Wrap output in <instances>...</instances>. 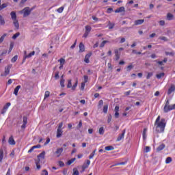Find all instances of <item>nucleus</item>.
Listing matches in <instances>:
<instances>
[{
	"label": "nucleus",
	"instance_id": "6e6d98bb",
	"mask_svg": "<svg viewBox=\"0 0 175 175\" xmlns=\"http://www.w3.org/2000/svg\"><path fill=\"white\" fill-rule=\"evenodd\" d=\"M41 175H49V172H47L46 170H43Z\"/></svg>",
	"mask_w": 175,
	"mask_h": 175
},
{
	"label": "nucleus",
	"instance_id": "bf43d9fd",
	"mask_svg": "<svg viewBox=\"0 0 175 175\" xmlns=\"http://www.w3.org/2000/svg\"><path fill=\"white\" fill-rule=\"evenodd\" d=\"M83 79H84V83H88V76L84 75Z\"/></svg>",
	"mask_w": 175,
	"mask_h": 175
},
{
	"label": "nucleus",
	"instance_id": "bb28decb",
	"mask_svg": "<svg viewBox=\"0 0 175 175\" xmlns=\"http://www.w3.org/2000/svg\"><path fill=\"white\" fill-rule=\"evenodd\" d=\"M44 155H46V152L43 151L38 156V158H42V159H44Z\"/></svg>",
	"mask_w": 175,
	"mask_h": 175
},
{
	"label": "nucleus",
	"instance_id": "412c9836",
	"mask_svg": "<svg viewBox=\"0 0 175 175\" xmlns=\"http://www.w3.org/2000/svg\"><path fill=\"white\" fill-rule=\"evenodd\" d=\"M13 24L15 27V28H16L17 29H18V28H20V24L18 23V21H13Z\"/></svg>",
	"mask_w": 175,
	"mask_h": 175
},
{
	"label": "nucleus",
	"instance_id": "de8ad7c7",
	"mask_svg": "<svg viewBox=\"0 0 175 175\" xmlns=\"http://www.w3.org/2000/svg\"><path fill=\"white\" fill-rule=\"evenodd\" d=\"M132 69H133V64H131V65L127 66V72H131V70H132Z\"/></svg>",
	"mask_w": 175,
	"mask_h": 175
},
{
	"label": "nucleus",
	"instance_id": "79ce46f5",
	"mask_svg": "<svg viewBox=\"0 0 175 175\" xmlns=\"http://www.w3.org/2000/svg\"><path fill=\"white\" fill-rule=\"evenodd\" d=\"M5 8H8V4H6V3H3L2 5L1 4L0 5V12L3 9H5Z\"/></svg>",
	"mask_w": 175,
	"mask_h": 175
},
{
	"label": "nucleus",
	"instance_id": "3c124183",
	"mask_svg": "<svg viewBox=\"0 0 175 175\" xmlns=\"http://www.w3.org/2000/svg\"><path fill=\"white\" fill-rule=\"evenodd\" d=\"M49 96H50V92L46 91L44 94V99L49 98Z\"/></svg>",
	"mask_w": 175,
	"mask_h": 175
},
{
	"label": "nucleus",
	"instance_id": "f03ea898",
	"mask_svg": "<svg viewBox=\"0 0 175 175\" xmlns=\"http://www.w3.org/2000/svg\"><path fill=\"white\" fill-rule=\"evenodd\" d=\"M20 13L23 14V17H28L31 14V11L29 10V7H26L22 10Z\"/></svg>",
	"mask_w": 175,
	"mask_h": 175
},
{
	"label": "nucleus",
	"instance_id": "a19ab883",
	"mask_svg": "<svg viewBox=\"0 0 175 175\" xmlns=\"http://www.w3.org/2000/svg\"><path fill=\"white\" fill-rule=\"evenodd\" d=\"M23 124H28V118H27V116H23Z\"/></svg>",
	"mask_w": 175,
	"mask_h": 175
},
{
	"label": "nucleus",
	"instance_id": "473e14b6",
	"mask_svg": "<svg viewBox=\"0 0 175 175\" xmlns=\"http://www.w3.org/2000/svg\"><path fill=\"white\" fill-rule=\"evenodd\" d=\"M0 24L1 25H5V19H3L1 15H0Z\"/></svg>",
	"mask_w": 175,
	"mask_h": 175
},
{
	"label": "nucleus",
	"instance_id": "2f4dec72",
	"mask_svg": "<svg viewBox=\"0 0 175 175\" xmlns=\"http://www.w3.org/2000/svg\"><path fill=\"white\" fill-rule=\"evenodd\" d=\"M99 135H103L105 133V129L103 127H100L98 130Z\"/></svg>",
	"mask_w": 175,
	"mask_h": 175
},
{
	"label": "nucleus",
	"instance_id": "58836bf2",
	"mask_svg": "<svg viewBox=\"0 0 175 175\" xmlns=\"http://www.w3.org/2000/svg\"><path fill=\"white\" fill-rule=\"evenodd\" d=\"M65 79H61L60 80V85L62 88H64V87H65Z\"/></svg>",
	"mask_w": 175,
	"mask_h": 175
},
{
	"label": "nucleus",
	"instance_id": "e2e57ef3",
	"mask_svg": "<svg viewBox=\"0 0 175 175\" xmlns=\"http://www.w3.org/2000/svg\"><path fill=\"white\" fill-rule=\"evenodd\" d=\"M170 105V103H169V100H167L165 101V105L164 106V108L166 109V107H167V106Z\"/></svg>",
	"mask_w": 175,
	"mask_h": 175
},
{
	"label": "nucleus",
	"instance_id": "72a5a7b5",
	"mask_svg": "<svg viewBox=\"0 0 175 175\" xmlns=\"http://www.w3.org/2000/svg\"><path fill=\"white\" fill-rule=\"evenodd\" d=\"M59 79V71H56L55 72V80H58Z\"/></svg>",
	"mask_w": 175,
	"mask_h": 175
},
{
	"label": "nucleus",
	"instance_id": "0eeeda50",
	"mask_svg": "<svg viewBox=\"0 0 175 175\" xmlns=\"http://www.w3.org/2000/svg\"><path fill=\"white\" fill-rule=\"evenodd\" d=\"M115 57L116 61H118V59H120V57H121V52H119L118 49L115 50Z\"/></svg>",
	"mask_w": 175,
	"mask_h": 175
},
{
	"label": "nucleus",
	"instance_id": "7ed1b4c3",
	"mask_svg": "<svg viewBox=\"0 0 175 175\" xmlns=\"http://www.w3.org/2000/svg\"><path fill=\"white\" fill-rule=\"evenodd\" d=\"M175 109V104L172 105H167L165 108H163L164 113H169L171 110H174Z\"/></svg>",
	"mask_w": 175,
	"mask_h": 175
},
{
	"label": "nucleus",
	"instance_id": "0e129e2a",
	"mask_svg": "<svg viewBox=\"0 0 175 175\" xmlns=\"http://www.w3.org/2000/svg\"><path fill=\"white\" fill-rule=\"evenodd\" d=\"M76 87H77V81L72 85V91H75V90H76Z\"/></svg>",
	"mask_w": 175,
	"mask_h": 175
},
{
	"label": "nucleus",
	"instance_id": "aec40b11",
	"mask_svg": "<svg viewBox=\"0 0 175 175\" xmlns=\"http://www.w3.org/2000/svg\"><path fill=\"white\" fill-rule=\"evenodd\" d=\"M163 148H165V144H162L160 146H159V147L157 148V151L158 152H159V151H162V150H163Z\"/></svg>",
	"mask_w": 175,
	"mask_h": 175
},
{
	"label": "nucleus",
	"instance_id": "680f3d73",
	"mask_svg": "<svg viewBox=\"0 0 175 175\" xmlns=\"http://www.w3.org/2000/svg\"><path fill=\"white\" fill-rule=\"evenodd\" d=\"M107 122L108 124H110V122H111V115L108 116Z\"/></svg>",
	"mask_w": 175,
	"mask_h": 175
},
{
	"label": "nucleus",
	"instance_id": "20e7f679",
	"mask_svg": "<svg viewBox=\"0 0 175 175\" xmlns=\"http://www.w3.org/2000/svg\"><path fill=\"white\" fill-rule=\"evenodd\" d=\"M173 92H175V85L174 84L171 85V86L168 89L167 94V95H171L172 94H173Z\"/></svg>",
	"mask_w": 175,
	"mask_h": 175
},
{
	"label": "nucleus",
	"instance_id": "6ab92c4d",
	"mask_svg": "<svg viewBox=\"0 0 175 175\" xmlns=\"http://www.w3.org/2000/svg\"><path fill=\"white\" fill-rule=\"evenodd\" d=\"M41 146L40 145H37V146H32L29 150L28 152L31 153L32 151H33L34 148H40Z\"/></svg>",
	"mask_w": 175,
	"mask_h": 175
},
{
	"label": "nucleus",
	"instance_id": "7c9ffc66",
	"mask_svg": "<svg viewBox=\"0 0 175 175\" xmlns=\"http://www.w3.org/2000/svg\"><path fill=\"white\" fill-rule=\"evenodd\" d=\"M91 29H92V28H91V26L90 25L85 26V32H88L90 33V32H91Z\"/></svg>",
	"mask_w": 175,
	"mask_h": 175
},
{
	"label": "nucleus",
	"instance_id": "b1692460",
	"mask_svg": "<svg viewBox=\"0 0 175 175\" xmlns=\"http://www.w3.org/2000/svg\"><path fill=\"white\" fill-rule=\"evenodd\" d=\"M39 163H40V159H38V160H36V167L38 170L39 169H40V165H39Z\"/></svg>",
	"mask_w": 175,
	"mask_h": 175
},
{
	"label": "nucleus",
	"instance_id": "c756f323",
	"mask_svg": "<svg viewBox=\"0 0 175 175\" xmlns=\"http://www.w3.org/2000/svg\"><path fill=\"white\" fill-rule=\"evenodd\" d=\"M75 161H76V158H72V159L68 160L67 162V165H70V164L73 163V162H75Z\"/></svg>",
	"mask_w": 175,
	"mask_h": 175
},
{
	"label": "nucleus",
	"instance_id": "f3484780",
	"mask_svg": "<svg viewBox=\"0 0 175 175\" xmlns=\"http://www.w3.org/2000/svg\"><path fill=\"white\" fill-rule=\"evenodd\" d=\"M121 12H125L124 7H120L115 10V13H121Z\"/></svg>",
	"mask_w": 175,
	"mask_h": 175
},
{
	"label": "nucleus",
	"instance_id": "f704fd0d",
	"mask_svg": "<svg viewBox=\"0 0 175 175\" xmlns=\"http://www.w3.org/2000/svg\"><path fill=\"white\" fill-rule=\"evenodd\" d=\"M95 152H96V149L94 150L89 156V159H92L95 155Z\"/></svg>",
	"mask_w": 175,
	"mask_h": 175
},
{
	"label": "nucleus",
	"instance_id": "dca6fc26",
	"mask_svg": "<svg viewBox=\"0 0 175 175\" xmlns=\"http://www.w3.org/2000/svg\"><path fill=\"white\" fill-rule=\"evenodd\" d=\"M20 88H21V85H18L15 88L14 90V94L16 95V96L18 95V91L20 90Z\"/></svg>",
	"mask_w": 175,
	"mask_h": 175
},
{
	"label": "nucleus",
	"instance_id": "052dcab7",
	"mask_svg": "<svg viewBox=\"0 0 175 175\" xmlns=\"http://www.w3.org/2000/svg\"><path fill=\"white\" fill-rule=\"evenodd\" d=\"M59 166H60V167H64V166H65V163L60 161H59Z\"/></svg>",
	"mask_w": 175,
	"mask_h": 175
},
{
	"label": "nucleus",
	"instance_id": "c85d7f7f",
	"mask_svg": "<svg viewBox=\"0 0 175 175\" xmlns=\"http://www.w3.org/2000/svg\"><path fill=\"white\" fill-rule=\"evenodd\" d=\"M151 151V147L146 146L144 149V152H150Z\"/></svg>",
	"mask_w": 175,
	"mask_h": 175
},
{
	"label": "nucleus",
	"instance_id": "5fc2aeb1",
	"mask_svg": "<svg viewBox=\"0 0 175 175\" xmlns=\"http://www.w3.org/2000/svg\"><path fill=\"white\" fill-rule=\"evenodd\" d=\"M152 72H148V75L146 76V79H147V80H149V79L150 78V77H152Z\"/></svg>",
	"mask_w": 175,
	"mask_h": 175
},
{
	"label": "nucleus",
	"instance_id": "2eb2a0df",
	"mask_svg": "<svg viewBox=\"0 0 175 175\" xmlns=\"http://www.w3.org/2000/svg\"><path fill=\"white\" fill-rule=\"evenodd\" d=\"M64 151V148H57L56 152H55V154H57V157H60L61 156V154H62V152Z\"/></svg>",
	"mask_w": 175,
	"mask_h": 175
},
{
	"label": "nucleus",
	"instance_id": "1a4fd4ad",
	"mask_svg": "<svg viewBox=\"0 0 175 175\" xmlns=\"http://www.w3.org/2000/svg\"><path fill=\"white\" fill-rule=\"evenodd\" d=\"M10 15H11V18L13 21H15L17 20V14H16V12L12 11L11 12Z\"/></svg>",
	"mask_w": 175,
	"mask_h": 175
},
{
	"label": "nucleus",
	"instance_id": "f8f14e48",
	"mask_svg": "<svg viewBox=\"0 0 175 175\" xmlns=\"http://www.w3.org/2000/svg\"><path fill=\"white\" fill-rule=\"evenodd\" d=\"M85 51V47L84 46V44L83 42H81L79 44V53H83V51Z\"/></svg>",
	"mask_w": 175,
	"mask_h": 175
},
{
	"label": "nucleus",
	"instance_id": "603ef678",
	"mask_svg": "<svg viewBox=\"0 0 175 175\" xmlns=\"http://www.w3.org/2000/svg\"><path fill=\"white\" fill-rule=\"evenodd\" d=\"M10 105H11L10 103H7L6 105H4L3 109H5V110H8Z\"/></svg>",
	"mask_w": 175,
	"mask_h": 175
},
{
	"label": "nucleus",
	"instance_id": "a18cd8bd",
	"mask_svg": "<svg viewBox=\"0 0 175 175\" xmlns=\"http://www.w3.org/2000/svg\"><path fill=\"white\" fill-rule=\"evenodd\" d=\"M172 157H167L166 159H165V163H170V162H172Z\"/></svg>",
	"mask_w": 175,
	"mask_h": 175
},
{
	"label": "nucleus",
	"instance_id": "f257e3e1",
	"mask_svg": "<svg viewBox=\"0 0 175 175\" xmlns=\"http://www.w3.org/2000/svg\"><path fill=\"white\" fill-rule=\"evenodd\" d=\"M160 120L161 116H158L154 123V125H157L156 132H157V133H162L165 132V127L166 126V120L165 118H162L161 121Z\"/></svg>",
	"mask_w": 175,
	"mask_h": 175
},
{
	"label": "nucleus",
	"instance_id": "a878e982",
	"mask_svg": "<svg viewBox=\"0 0 175 175\" xmlns=\"http://www.w3.org/2000/svg\"><path fill=\"white\" fill-rule=\"evenodd\" d=\"M105 150L106 151H113V150H114V148L113 146H106L105 148Z\"/></svg>",
	"mask_w": 175,
	"mask_h": 175
},
{
	"label": "nucleus",
	"instance_id": "69168bd1",
	"mask_svg": "<svg viewBox=\"0 0 175 175\" xmlns=\"http://www.w3.org/2000/svg\"><path fill=\"white\" fill-rule=\"evenodd\" d=\"M112 12H113V8H108L107 10V13H109V14L111 13Z\"/></svg>",
	"mask_w": 175,
	"mask_h": 175
},
{
	"label": "nucleus",
	"instance_id": "cd10ccee",
	"mask_svg": "<svg viewBox=\"0 0 175 175\" xmlns=\"http://www.w3.org/2000/svg\"><path fill=\"white\" fill-rule=\"evenodd\" d=\"M72 172H73L72 175H79V174H80V172H79V170H77V168H73Z\"/></svg>",
	"mask_w": 175,
	"mask_h": 175
},
{
	"label": "nucleus",
	"instance_id": "864d4df0",
	"mask_svg": "<svg viewBox=\"0 0 175 175\" xmlns=\"http://www.w3.org/2000/svg\"><path fill=\"white\" fill-rule=\"evenodd\" d=\"M20 35V32H17L16 33H15L13 36H12V39L15 40L17 39V38H18V36Z\"/></svg>",
	"mask_w": 175,
	"mask_h": 175
},
{
	"label": "nucleus",
	"instance_id": "c03bdc74",
	"mask_svg": "<svg viewBox=\"0 0 175 175\" xmlns=\"http://www.w3.org/2000/svg\"><path fill=\"white\" fill-rule=\"evenodd\" d=\"M6 33H4L1 38H0V43H2L3 40H5V38H6Z\"/></svg>",
	"mask_w": 175,
	"mask_h": 175
},
{
	"label": "nucleus",
	"instance_id": "e433bc0d",
	"mask_svg": "<svg viewBox=\"0 0 175 175\" xmlns=\"http://www.w3.org/2000/svg\"><path fill=\"white\" fill-rule=\"evenodd\" d=\"M108 109H109V105H104V107H103V113H105V114L107 113Z\"/></svg>",
	"mask_w": 175,
	"mask_h": 175
},
{
	"label": "nucleus",
	"instance_id": "13d9d810",
	"mask_svg": "<svg viewBox=\"0 0 175 175\" xmlns=\"http://www.w3.org/2000/svg\"><path fill=\"white\" fill-rule=\"evenodd\" d=\"M88 167V165L87 164L84 163L82 165L83 172H84L85 170V169H87Z\"/></svg>",
	"mask_w": 175,
	"mask_h": 175
},
{
	"label": "nucleus",
	"instance_id": "ea45409f",
	"mask_svg": "<svg viewBox=\"0 0 175 175\" xmlns=\"http://www.w3.org/2000/svg\"><path fill=\"white\" fill-rule=\"evenodd\" d=\"M13 47H14V44L13 42H11L10 44V49L8 53H11L13 50Z\"/></svg>",
	"mask_w": 175,
	"mask_h": 175
},
{
	"label": "nucleus",
	"instance_id": "39448f33",
	"mask_svg": "<svg viewBox=\"0 0 175 175\" xmlns=\"http://www.w3.org/2000/svg\"><path fill=\"white\" fill-rule=\"evenodd\" d=\"M10 68H12V66L10 65L5 66V72L4 74H1V76H7L8 75H9L10 73Z\"/></svg>",
	"mask_w": 175,
	"mask_h": 175
},
{
	"label": "nucleus",
	"instance_id": "c9c22d12",
	"mask_svg": "<svg viewBox=\"0 0 175 175\" xmlns=\"http://www.w3.org/2000/svg\"><path fill=\"white\" fill-rule=\"evenodd\" d=\"M18 58V56L17 55H16L14 57H13L12 58L11 62H12V63L16 62L17 61Z\"/></svg>",
	"mask_w": 175,
	"mask_h": 175
},
{
	"label": "nucleus",
	"instance_id": "9b49d317",
	"mask_svg": "<svg viewBox=\"0 0 175 175\" xmlns=\"http://www.w3.org/2000/svg\"><path fill=\"white\" fill-rule=\"evenodd\" d=\"M24 54H25V58H31L32 55H35V51H32L28 55H27V51H25Z\"/></svg>",
	"mask_w": 175,
	"mask_h": 175
},
{
	"label": "nucleus",
	"instance_id": "774afa93",
	"mask_svg": "<svg viewBox=\"0 0 175 175\" xmlns=\"http://www.w3.org/2000/svg\"><path fill=\"white\" fill-rule=\"evenodd\" d=\"M120 39V43H125V38H119Z\"/></svg>",
	"mask_w": 175,
	"mask_h": 175
},
{
	"label": "nucleus",
	"instance_id": "09e8293b",
	"mask_svg": "<svg viewBox=\"0 0 175 175\" xmlns=\"http://www.w3.org/2000/svg\"><path fill=\"white\" fill-rule=\"evenodd\" d=\"M64 6L60 7L59 8H58V9L57 10V12L58 13H62V12H64Z\"/></svg>",
	"mask_w": 175,
	"mask_h": 175
},
{
	"label": "nucleus",
	"instance_id": "4d7b16f0",
	"mask_svg": "<svg viewBox=\"0 0 175 175\" xmlns=\"http://www.w3.org/2000/svg\"><path fill=\"white\" fill-rule=\"evenodd\" d=\"M82 126L83 122H81V120H80L79 124L77 125V129H80V128H81Z\"/></svg>",
	"mask_w": 175,
	"mask_h": 175
},
{
	"label": "nucleus",
	"instance_id": "a211bd4d",
	"mask_svg": "<svg viewBox=\"0 0 175 175\" xmlns=\"http://www.w3.org/2000/svg\"><path fill=\"white\" fill-rule=\"evenodd\" d=\"M62 129H57L56 137L59 138L62 136Z\"/></svg>",
	"mask_w": 175,
	"mask_h": 175
},
{
	"label": "nucleus",
	"instance_id": "423d86ee",
	"mask_svg": "<svg viewBox=\"0 0 175 175\" xmlns=\"http://www.w3.org/2000/svg\"><path fill=\"white\" fill-rule=\"evenodd\" d=\"M125 132H126V130L124 129L122 131V133L118 135V137L117 138V142H121V140H122V139H124V137L125 136Z\"/></svg>",
	"mask_w": 175,
	"mask_h": 175
},
{
	"label": "nucleus",
	"instance_id": "4be33fe9",
	"mask_svg": "<svg viewBox=\"0 0 175 175\" xmlns=\"http://www.w3.org/2000/svg\"><path fill=\"white\" fill-rule=\"evenodd\" d=\"M3 148L0 149V162H2V159H3Z\"/></svg>",
	"mask_w": 175,
	"mask_h": 175
},
{
	"label": "nucleus",
	"instance_id": "4c0bfd02",
	"mask_svg": "<svg viewBox=\"0 0 175 175\" xmlns=\"http://www.w3.org/2000/svg\"><path fill=\"white\" fill-rule=\"evenodd\" d=\"M106 43H109V42L108 40H104L101 42V44H100V48H103V47H105V44Z\"/></svg>",
	"mask_w": 175,
	"mask_h": 175
},
{
	"label": "nucleus",
	"instance_id": "5701e85b",
	"mask_svg": "<svg viewBox=\"0 0 175 175\" xmlns=\"http://www.w3.org/2000/svg\"><path fill=\"white\" fill-rule=\"evenodd\" d=\"M165 77V73L164 72H161V73H159V74H157V75H156V77H157V79H162V77Z\"/></svg>",
	"mask_w": 175,
	"mask_h": 175
},
{
	"label": "nucleus",
	"instance_id": "4468645a",
	"mask_svg": "<svg viewBox=\"0 0 175 175\" xmlns=\"http://www.w3.org/2000/svg\"><path fill=\"white\" fill-rule=\"evenodd\" d=\"M90 57H91V53H88V54L85 56L84 62H85L86 64H90Z\"/></svg>",
	"mask_w": 175,
	"mask_h": 175
},
{
	"label": "nucleus",
	"instance_id": "49530a36",
	"mask_svg": "<svg viewBox=\"0 0 175 175\" xmlns=\"http://www.w3.org/2000/svg\"><path fill=\"white\" fill-rule=\"evenodd\" d=\"M159 39H160V40H163L164 42H167V38L165 37V36H160L159 38Z\"/></svg>",
	"mask_w": 175,
	"mask_h": 175
},
{
	"label": "nucleus",
	"instance_id": "37998d69",
	"mask_svg": "<svg viewBox=\"0 0 175 175\" xmlns=\"http://www.w3.org/2000/svg\"><path fill=\"white\" fill-rule=\"evenodd\" d=\"M58 62H60V65H65V59L61 58L58 60Z\"/></svg>",
	"mask_w": 175,
	"mask_h": 175
},
{
	"label": "nucleus",
	"instance_id": "6e6552de",
	"mask_svg": "<svg viewBox=\"0 0 175 175\" xmlns=\"http://www.w3.org/2000/svg\"><path fill=\"white\" fill-rule=\"evenodd\" d=\"M9 144L11 146H14L16 144V141H14V139L13 138V136L10 137L8 140Z\"/></svg>",
	"mask_w": 175,
	"mask_h": 175
},
{
	"label": "nucleus",
	"instance_id": "ddd939ff",
	"mask_svg": "<svg viewBox=\"0 0 175 175\" xmlns=\"http://www.w3.org/2000/svg\"><path fill=\"white\" fill-rule=\"evenodd\" d=\"M174 18V15H173V14L169 12L167 14V20H168V21H171V20H173Z\"/></svg>",
	"mask_w": 175,
	"mask_h": 175
},
{
	"label": "nucleus",
	"instance_id": "8fccbe9b",
	"mask_svg": "<svg viewBox=\"0 0 175 175\" xmlns=\"http://www.w3.org/2000/svg\"><path fill=\"white\" fill-rule=\"evenodd\" d=\"M67 88H72V79L68 80V83L67 85Z\"/></svg>",
	"mask_w": 175,
	"mask_h": 175
},
{
	"label": "nucleus",
	"instance_id": "9d476101",
	"mask_svg": "<svg viewBox=\"0 0 175 175\" xmlns=\"http://www.w3.org/2000/svg\"><path fill=\"white\" fill-rule=\"evenodd\" d=\"M143 23H144V19H139V20L135 21L134 25H142V24H143Z\"/></svg>",
	"mask_w": 175,
	"mask_h": 175
},
{
	"label": "nucleus",
	"instance_id": "393cba45",
	"mask_svg": "<svg viewBox=\"0 0 175 175\" xmlns=\"http://www.w3.org/2000/svg\"><path fill=\"white\" fill-rule=\"evenodd\" d=\"M114 23H111V22L108 21V27H109V29H113L114 28Z\"/></svg>",
	"mask_w": 175,
	"mask_h": 175
},
{
	"label": "nucleus",
	"instance_id": "338daca9",
	"mask_svg": "<svg viewBox=\"0 0 175 175\" xmlns=\"http://www.w3.org/2000/svg\"><path fill=\"white\" fill-rule=\"evenodd\" d=\"M159 23L161 27H163L165 25V21H160Z\"/></svg>",
	"mask_w": 175,
	"mask_h": 175
}]
</instances>
